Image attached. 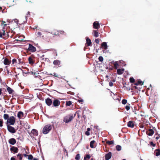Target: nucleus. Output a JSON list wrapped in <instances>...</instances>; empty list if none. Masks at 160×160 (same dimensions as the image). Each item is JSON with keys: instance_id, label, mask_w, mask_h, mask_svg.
Here are the masks:
<instances>
[{"instance_id": "nucleus-5", "label": "nucleus", "mask_w": 160, "mask_h": 160, "mask_svg": "<svg viewBox=\"0 0 160 160\" xmlns=\"http://www.w3.org/2000/svg\"><path fill=\"white\" fill-rule=\"evenodd\" d=\"M27 51L32 52H34L36 51V49L35 47L29 43L28 44V47L27 49Z\"/></svg>"}, {"instance_id": "nucleus-45", "label": "nucleus", "mask_w": 160, "mask_h": 160, "mask_svg": "<svg viewBox=\"0 0 160 160\" xmlns=\"http://www.w3.org/2000/svg\"><path fill=\"white\" fill-rule=\"evenodd\" d=\"M50 75H53V76H55V77H58V78L59 77L58 75V74H57V73H56V72L53 73V75L52 74H50Z\"/></svg>"}, {"instance_id": "nucleus-3", "label": "nucleus", "mask_w": 160, "mask_h": 160, "mask_svg": "<svg viewBox=\"0 0 160 160\" xmlns=\"http://www.w3.org/2000/svg\"><path fill=\"white\" fill-rule=\"evenodd\" d=\"M29 135L32 138H34L35 137L38 136V131L35 129H32L29 133Z\"/></svg>"}, {"instance_id": "nucleus-48", "label": "nucleus", "mask_w": 160, "mask_h": 160, "mask_svg": "<svg viewBox=\"0 0 160 160\" xmlns=\"http://www.w3.org/2000/svg\"><path fill=\"white\" fill-rule=\"evenodd\" d=\"M150 145L153 147H155L156 145V144H154L153 143V142H151L150 143Z\"/></svg>"}, {"instance_id": "nucleus-34", "label": "nucleus", "mask_w": 160, "mask_h": 160, "mask_svg": "<svg viewBox=\"0 0 160 160\" xmlns=\"http://www.w3.org/2000/svg\"><path fill=\"white\" fill-rule=\"evenodd\" d=\"M118 66H119V64L117 62H115L114 63V68L115 69H117L118 68Z\"/></svg>"}, {"instance_id": "nucleus-12", "label": "nucleus", "mask_w": 160, "mask_h": 160, "mask_svg": "<svg viewBox=\"0 0 160 160\" xmlns=\"http://www.w3.org/2000/svg\"><path fill=\"white\" fill-rule=\"evenodd\" d=\"M63 122L68 123L70 121V115H68L65 117L63 118Z\"/></svg>"}, {"instance_id": "nucleus-32", "label": "nucleus", "mask_w": 160, "mask_h": 160, "mask_svg": "<svg viewBox=\"0 0 160 160\" xmlns=\"http://www.w3.org/2000/svg\"><path fill=\"white\" fill-rule=\"evenodd\" d=\"M91 157L89 154H87L86 155L84 158V160H88Z\"/></svg>"}, {"instance_id": "nucleus-25", "label": "nucleus", "mask_w": 160, "mask_h": 160, "mask_svg": "<svg viewBox=\"0 0 160 160\" xmlns=\"http://www.w3.org/2000/svg\"><path fill=\"white\" fill-rule=\"evenodd\" d=\"M92 33L94 34L93 36L95 37H98L99 36L98 32V30H93Z\"/></svg>"}, {"instance_id": "nucleus-41", "label": "nucleus", "mask_w": 160, "mask_h": 160, "mask_svg": "<svg viewBox=\"0 0 160 160\" xmlns=\"http://www.w3.org/2000/svg\"><path fill=\"white\" fill-rule=\"evenodd\" d=\"M98 59L99 61L102 62L103 60V58L102 56H99L98 58Z\"/></svg>"}, {"instance_id": "nucleus-23", "label": "nucleus", "mask_w": 160, "mask_h": 160, "mask_svg": "<svg viewBox=\"0 0 160 160\" xmlns=\"http://www.w3.org/2000/svg\"><path fill=\"white\" fill-rule=\"evenodd\" d=\"M52 34H54L56 36L60 35V34L59 33V31H58L56 30H55V29L53 30L52 32Z\"/></svg>"}, {"instance_id": "nucleus-4", "label": "nucleus", "mask_w": 160, "mask_h": 160, "mask_svg": "<svg viewBox=\"0 0 160 160\" xmlns=\"http://www.w3.org/2000/svg\"><path fill=\"white\" fill-rule=\"evenodd\" d=\"M8 131L11 133H14L16 132L15 128L8 124H7Z\"/></svg>"}, {"instance_id": "nucleus-42", "label": "nucleus", "mask_w": 160, "mask_h": 160, "mask_svg": "<svg viewBox=\"0 0 160 160\" xmlns=\"http://www.w3.org/2000/svg\"><path fill=\"white\" fill-rule=\"evenodd\" d=\"M28 159L29 160H32L33 158V156L31 154L28 155Z\"/></svg>"}, {"instance_id": "nucleus-20", "label": "nucleus", "mask_w": 160, "mask_h": 160, "mask_svg": "<svg viewBox=\"0 0 160 160\" xmlns=\"http://www.w3.org/2000/svg\"><path fill=\"white\" fill-rule=\"evenodd\" d=\"M60 64L61 61L58 59L55 60L53 62V64L56 66H59L60 65Z\"/></svg>"}, {"instance_id": "nucleus-27", "label": "nucleus", "mask_w": 160, "mask_h": 160, "mask_svg": "<svg viewBox=\"0 0 160 160\" xmlns=\"http://www.w3.org/2000/svg\"><path fill=\"white\" fill-rule=\"evenodd\" d=\"M7 90L9 94H12L14 92V91L8 87L7 88Z\"/></svg>"}, {"instance_id": "nucleus-24", "label": "nucleus", "mask_w": 160, "mask_h": 160, "mask_svg": "<svg viewBox=\"0 0 160 160\" xmlns=\"http://www.w3.org/2000/svg\"><path fill=\"white\" fill-rule=\"evenodd\" d=\"M101 46L103 48L105 49H108V46L106 42H103L101 44Z\"/></svg>"}, {"instance_id": "nucleus-62", "label": "nucleus", "mask_w": 160, "mask_h": 160, "mask_svg": "<svg viewBox=\"0 0 160 160\" xmlns=\"http://www.w3.org/2000/svg\"><path fill=\"white\" fill-rule=\"evenodd\" d=\"M133 88H135L136 89L138 88V87L136 86H133Z\"/></svg>"}, {"instance_id": "nucleus-56", "label": "nucleus", "mask_w": 160, "mask_h": 160, "mask_svg": "<svg viewBox=\"0 0 160 160\" xmlns=\"http://www.w3.org/2000/svg\"><path fill=\"white\" fill-rule=\"evenodd\" d=\"M37 34L38 35L40 36L42 35V33L41 32H39L37 33Z\"/></svg>"}, {"instance_id": "nucleus-15", "label": "nucleus", "mask_w": 160, "mask_h": 160, "mask_svg": "<svg viewBox=\"0 0 160 160\" xmlns=\"http://www.w3.org/2000/svg\"><path fill=\"white\" fill-rule=\"evenodd\" d=\"M30 15V12H28L27 14V16H25V18H22V20L23 21V22L22 23V24H23L27 23V17H28V15Z\"/></svg>"}, {"instance_id": "nucleus-54", "label": "nucleus", "mask_w": 160, "mask_h": 160, "mask_svg": "<svg viewBox=\"0 0 160 160\" xmlns=\"http://www.w3.org/2000/svg\"><path fill=\"white\" fill-rule=\"evenodd\" d=\"M95 42L97 43V44H98L99 43V40L98 39H96L95 41Z\"/></svg>"}, {"instance_id": "nucleus-6", "label": "nucleus", "mask_w": 160, "mask_h": 160, "mask_svg": "<svg viewBox=\"0 0 160 160\" xmlns=\"http://www.w3.org/2000/svg\"><path fill=\"white\" fill-rule=\"evenodd\" d=\"M11 152L13 153H16L18 152V149L17 147L15 146H12L10 148Z\"/></svg>"}, {"instance_id": "nucleus-50", "label": "nucleus", "mask_w": 160, "mask_h": 160, "mask_svg": "<svg viewBox=\"0 0 160 160\" xmlns=\"http://www.w3.org/2000/svg\"><path fill=\"white\" fill-rule=\"evenodd\" d=\"M59 33L60 34H63L64 33V32L63 31H59Z\"/></svg>"}, {"instance_id": "nucleus-26", "label": "nucleus", "mask_w": 160, "mask_h": 160, "mask_svg": "<svg viewBox=\"0 0 160 160\" xmlns=\"http://www.w3.org/2000/svg\"><path fill=\"white\" fill-rule=\"evenodd\" d=\"M154 153L156 156H158L160 155V149H157L155 150Z\"/></svg>"}, {"instance_id": "nucleus-8", "label": "nucleus", "mask_w": 160, "mask_h": 160, "mask_svg": "<svg viewBox=\"0 0 160 160\" xmlns=\"http://www.w3.org/2000/svg\"><path fill=\"white\" fill-rule=\"evenodd\" d=\"M155 129H156L155 128H153V129H149L148 130L146 131V134L149 136H152L154 133L153 130Z\"/></svg>"}, {"instance_id": "nucleus-30", "label": "nucleus", "mask_w": 160, "mask_h": 160, "mask_svg": "<svg viewBox=\"0 0 160 160\" xmlns=\"http://www.w3.org/2000/svg\"><path fill=\"white\" fill-rule=\"evenodd\" d=\"M17 157L18 158L19 160H22V154L19 153L17 155Z\"/></svg>"}, {"instance_id": "nucleus-44", "label": "nucleus", "mask_w": 160, "mask_h": 160, "mask_svg": "<svg viewBox=\"0 0 160 160\" xmlns=\"http://www.w3.org/2000/svg\"><path fill=\"white\" fill-rule=\"evenodd\" d=\"M3 121L2 119H0V127H2L3 126Z\"/></svg>"}, {"instance_id": "nucleus-51", "label": "nucleus", "mask_w": 160, "mask_h": 160, "mask_svg": "<svg viewBox=\"0 0 160 160\" xmlns=\"http://www.w3.org/2000/svg\"><path fill=\"white\" fill-rule=\"evenodd\" d=\"M2 24H3L4 26H6L7 25V24L6 23V22L4 21H2Z\"/></svg>"}, {"instance_id": "nucleus-31", "label": "nucleus", "mask_w": 160, "mask_h": 160, "mask_svg": "<svg viewBox=\"0 0 160 160\" xmlns=\"http://www.w3.org/2000/svg\"><path fill=\"white\" fill-rule=\"evenodd\" d=\"M116 148L117 151H120L121 150L122 147L119 145H117L116 147Z\"/></svg>"}, {"instance_id": "nucleus-37", "label": "nucleus", "mask_w": 160, "mask_h": 160, "mask_svg": "<svg viewBox=\"0 0 160 160\" xmlns=\"http://www.w3.org/2000/svg\"><path fill=\"white\" fill-rule=\"evenodd\" d=\"M75 159L76 160H79L80 159V154H78L76 155Z\"/></svg>"}, {"instance_id": "nucleus-16", "label": "nucleus", "mask_w": 160, "mask_h": 160, "mask_svg": "<svg viewBox=\"0 0 160 160\" xmlns=\"http://www.w3.org/2000/svg\"><path fill=\"white\" fill-rule=\"evenodd\" d=\"M8 142L10 144L13 145L16 143V141L15 138H12L9 140Z\"/></svg>"}, {"instance_id": "nucleus-38", "label": "nucleus", "mask_w": 160, "mask_h": 160, "mask_svg": "<svg viewBox=\"0 0 160 160\" xmlns=\"http://www.w3.org/2000/svg\"><path fill=\"white\" fill-rule=\"evenodd\" d=\"M130 82L131 83H133L135 82V80L133 77H131L129 79Z\"/></svg>"}, {"instance_id": "nucleus-58", "label": "nucleus", "mask_w": 160, "mask_h": 160, "mask_svg": "<svg viewBox=\"0 0 160 160\" xmlns=\"http://www.w3.org/2000/svg\"><path fill=\"white\" fill-rule=\"evenodd\" d=\"M75 115H76V114H74V116H71V117H70V118H71V119H72L73 117H74L75 116Z\"/></svg>"}, {"instance_id": "nucleus-57", "label": "nucleus", "mask_w": 160, "mask_h": 160, "mask_svg": "<svg viewBox=\"0 0 160 160\" xmlns=\"http://www.w3.org/2000/svg\"><path fill=\"white\" fill-rule=\"evenodd\" d=\"M11 160H17L15 158L13 157H12L11 158Z\"/></svg>"}, {"instance_id": "nucleus-35", "label": "nucleus", "mask_w": 160, "mask_h": 160, "mask_svg": "<svg viewBox=\"0 0 160 160\" xmlns=\"http://www.w3.org/2000/svg\"><path fill=\"white\" fill-rule=\"evenodd\" d=\"M106 142L109 145H110L114 143V141L112 140L111 141L107 140Z\"/></svg>"}, {"instance_id": "nucleus-55", "label": "nucleus", "mask_w": 160, "mask_h": 160, "mask_svg": "<svg viewBox=\"0 0 160 160\" xmlns=\"http://www.w3.org/2000/svg\"><path fill=\"white\" fill-rule=\"evenodd\" d=\"M44 56L45 55L43 54L40 57V58H42V60H44Z\"/></svg>"}, {"instance_id": "nucleus-13", "label": "nucleus", "mask_w": 160, "mask_h": 160, "mask_svg": "<svg viewBox=\"0 0 160 160\" xmlns=\"http://www.w3.org/2000/svg\"><path fill=\"white\" fill-rule=\"evenodd\" d=\"M112 156V153L111 152H109L107 153L105 155V159L106 160H109L111 158Z\"/></svg>"}, {"instance_id": "nucleus-61", "label": "nucleus", "mask_w": 160, "mask_h": 160, "mask_svg": "<svg viewBox=\"0 0 160 160\" xmlns=\"http://www.w3.org/2000/svg\"><path fill=\"white\" fill-rule=\"evenodd\" d=\"M23 155L25 157H26L27 156H28V155L26 154H23Z\"/></svg>"}, {"instance_id": "nucleus-49", "label": "nucleus", "mask_w": 160, "mask_h": 160, "mask_svg": "<svg viewBox=\"0 0 160 160\" xmlns=\"http://www.w3.org/2000/svg\"><path fill=\"white\" fill-rule=\"evenodd\" d=\"M139 126L140 128H143L144 127V125L143 124H140Z\"/></svg>"}, {"instance_id": "nucleus-40", "label": "nucleus", "mask_w": 160, "mask_h": 160, "mask_svg": "<svg viewBox=\"0 0 160 160\" xmlns=\"http://www.w3.org/2000/svg\"><path fill=\"white\" fill-rule=\"evenodd\" d=\"M17 60L14 58V59H12V64H16L17 63Z\"/></svg>"}, {"instance_id": "nucleus-33", "label": "nucleus", "mask_w": 160, "mask_h": 160, "mask_svg": "<svg viewBox=\"0 0 160 160\" xmlns=\"http://www.w3.org/2000/svg\"><path fill=\"white\" fill-rule=\"evenodd\" d=\"M23 60L21 58L18 59V63L21 65H22L23 63Z\"/></svg>"}, {"instance_id": "nucleus-29", "label": "nucleus", "mask_w": 160, "mask_h": 160, "mask_svg": "<svg viewBox=\"0 0 160 160\" xmlns=\"http://www.w3.org/2000/svg\"><path fill=\"white\" fill-rule=\"evenodd\" d=\"M95 142V141L94 140L90 142V147L91 148H94L93 145L94 144Z\"/></svg>"}, {"instance_id": "nucleus-28", "label": "nucleus", "mask_w": 160, "mask_h": 160, "mask_svg": "<svg viewBox=\"0 0 160 160\" xmlns=\"http://www.w3.org/2000/svg\"><path fill=\"white\" fill-rule=\"evenodd\" d=\"M143 82L140 80H138L137 82H135L134 84L135 85H142L143 84Z\"/></svg>"}, {"instance_id": "nucleus-1", "label": "nucleus", "mask_w": 160, "mask_h": 160, "mask_svg": "<svg viewBox=\"0 0 160 160\" xmlns=\"http://www.w3.org/2000/svg\"><path fill=\"white\" fill-rule=\"evenodd\" d=\"M52 128V126L50 124H47L44 127L42 130V132L44 134H47L51 130Z\"/></svg>"}, {"instance_id": "nucleus-60", "label": "nucleus", "mask_w": 160, "mask_h": 160, "mask_svg": "<svg viewBox=\"0 0 160 160\" xmlns=\"http://www.w3.org/2000/svg\"><path fill=\"white\" fill-rule=\"evenodd\" d=\"M87 131H89H89H90V130H91V129H90V128H88L87 129Z\"/></svg>"}, {"instance_id": "nucleus-17", "label": "nucleus", "mask_w": 160, "mask_h": 160, "mask_svg": "<svg viewBox=\"0 0 160 160\" xmlns=\"http://www.w3.org/2000/svg\"><path fill=\"white\" fill-rule=\"evenodd\" d=\"M45 102L46 104L48 106H50L52 103L51 99L49 98H48L45 100Z\"/></svg>"}, {"instance_id": "nucleus-11", "label": "nucleus", "mask_w": 160, "mask_h": 160, "mask_svg": "<svg viewBox=\"0 0 160 160\" xmlns=\"http://www.w3.org/2000/svg\"><path fill=\"white\" fill-rule=\"evenodd\" d=\"M135 122L132 121H129L128 123L127 126L128 127L131 128H133L134 126Z\"/></svg>"}, {"instance_id": "nucleus-39", "label": "nucleus", "mask_w": 160, "mask_h": 160, "mask_svg": "<svg viewBox=\"0 0 160 160\" xmlns=\"http://www.w3.org/2000/svg\"><path fill=\"white\" fill-rule=\"evenodd\" d=\"M127 101L126 99H122V103L123 104H125L127 103Z\"/></svg>"}, {"instance_id": "nucleus-21", "label": "nucleus", "mask_w": 160, "mask_h": 160, "mask_svg": "<svg viewBox=\"0 0 160 160\" xmlns=\"http://www.w3.org/2000/svg\"><path fill=\"white\" fill-rule=\"evenodd\" d=\"M86 44H87V46L88 47L90 46L91 44L92 43L91 41V40L88 38L86 37Z\"/></svg>"}, {"instance_id": "nucleus-63", "label": "nucleus", "mask_w": 160, "mask_h": 160, "mask_svg": "<svg viewBox=\"0 0 160 160\" xmlns=\"http://www.w3.org/2000/svg\"><path fill=\"white\" fill-rule=\"evenodd\" d=\"M159 137H157L156 138V140H158L159 138Z\"/></svg>"}, {"instance_id": "nucleus-18", "label": "nucleus", "mask_w": 160, "mask_h": 160, "mask_svg": "<svg viewBox=\"0 0 160 160\" xmlns=\"http://www.w3.org/2000/svg\"><path fill=\"white\" fill-rule=\"evenodd\" d=\"M17 117L19 119H21L24 117L23 113L22 111H19L18 112Z\"/></svg>"}, {"instance_id": "nucleus-22", "label": "nucleus", "mask_w": 160, "mask_h": 160, "mask_svg": "<svg viewBox=\"0 0 160 160\" xmlns=\"http://www.w3.org/2000/svg\"><path fill=\"white\" fill-rule=\"evenodd\" d=\"M124 71V68L118 69L117 70V73L118 75H121L122 74Z\"/></svg>"}, {"instance_id": "nucleus-9", "label": "nucleus", "mask_w": 160, "mask_h": 160, "mask_svg": "<svg viewBox=\"0 0 160 160\" xmlns=\"http://www.w3.org/2000/svg\"><path fill=\"white\" fill-rule=\"evenodd\" d=\"M60 102V101L57 99H55L53 102V105L54 107H57L59 106Z\"/></svg>"}, {"instance_id": "nucleus-7", "label": "nucleus", "mask_w": 160, "mask_h": 160, "mask_svg": "<svg viewBox=\"0 0 160 160\" xmlns=\"http://www.w3.org/2000/svg\"><path fill=\"white\" fill-rule=\"evenodd\" d=\"M34 59L35 56L34 55H31L28 58L29 63L33 64L34 63Z\"/></svg>"}, {"instance_id": "nucleus-59", "label": "nucleus", "mask_w": 160, "mask_h": 160, "mask_svg": "<svg viewBox=\"0 0 160 160\" xmlns=\"http://www.w3.org/2000/svg\"><path fill=\"white\" fill-rule=\"evenodd\" d=\"M2 88H0V95H1L2 94Z\"/></svg>"}, {"instance_id": "nucleus-43", "label": "nucleus", "mask_w": 160, "mask_h": 160, "mask_svg": "<svg viewBox=\"0 0 160 160\" xmlns=\"http://www.w3.org/2000/svg\"><path fill=\"white\" fill-rule=\"evenodd\" d=\"M130 105L129 104L128 105H127L125 106V109L127 110V111H128L130 109Z\"/></svg>"}, {"instance_id": "nucleus-64", "label": "nucleus", "mask_w": 160, "mask_h": 160, "mask_svg": "<svg viewBox=\"0 0 160 160\" xmlns=\"http://www.w3.org/2000/svg\"><path fill=\"white\" fill-rule=\"evenodd\" d=\"M33 160H38V158H34Z\"/></svg>"}, {"instance_id": "nucleus-47", "label": "nucleus", "mask_w": 160, "mask_h": 160, "mask_svg": "<svg viewBox=\"0 0 160 160\" xmlns=\"http://www.w3.org/2000/svg\"><path fill=\"white\" fill-rule=\"evenodd\" d=\"M66 105L67 106H70V101H67Z\"/></svg>"}, {"instance_id": "nucleus-36", "label": "nucleus", "mask_w": 160, "mask_h": 160, "mask_svg": "<svg viewBox=\"0 0 160 160\" xmlns=\"http://www.w3.org/2000/svg\"><path fill=\"white\" fill-rule=\"evenodd\" d=\"M3 118L5 120H8L9 119V115L8 114H5L3 115Z\"/></svg>"}, {"instance_id": "nucleus-52", "label": "nucleus", "mask_w": 160, "mask_h": 160, "mask_svg": "<svg viewBox=\"0 0 160 160\" xmlns=\"http://www.w3.org/2000/svg\"><path fill=\"white\" fill-rule=\"evenodd\" d=\"M85 134L87 136H89L90 135V134L89 132V131H87L85 132Z\"/></svg>"}, {"instance_id": "nucleus-46", "label": "nucleus", "mask_w": 160, "mask_h": 160, "mask_svg": "<svg viewBox=\"0 0 160 160\" xmlns=\"http://www.w3.org/2000/svg\"><path fill=\"white\" fill-rule=\"evenodd\" d=\"M120 63H122V64H121L122 65L125 66V65H126V64L125 63V62H124L123 61H120Z\"/></svg>"}, {"instance_id": "nucleus-19", "label": "nucleus", "mask_w": 160, "mask_h": 160, "mask_svg": "<svg viewBox=\"0 0 160 160\" xmlns=\"http://www.w3.org/2000/svg\"><path fill=\"white\" fill-rule=\"evenodd\" d=\"M4 64L5 65H9L11 63V60H9L7 58H5L3 61Z\"/></svg>"}, {"instance_id": "nucleus-10", "label": "nucleus", "mask_w": 160, "mask_h": 160, "mask_svg": "<svg viewBox=\"0 0 160 160\" xmlns=\"http://www.w3.org/2000/svg\"><path fill=\"white\" fill-rule=\"evenodd\" d=\"M2 32L0 31V38L6 39L5 28H3L2 30Z\"/></svg>"}, {"instance_id": "nucleus-2", "label": "nucleus", "mask_w": 160, "mask_h": 160, "mask_svg": "<svg viewBox=\"0 0 160 160\" xmlns=\"http://www.w3.org/2000/svg\"><path fill=\"white\" fill-rule=\"evenodd\" d=\"M15 118L13 116L10 117V118L8 119L7 122V124L13 125L15 123Z\"/></svg>"}, {"instance_id": "nucleus-53", "label": "nucleus", "mask_w": 160, "mask_h": 160, "mask_svg": "<svg viewBox=\"0 0 160 160\" xmlns=\"http://www.w3.org/2000/svg\"><path fill=\"white\" fill-rule=\"evenodd\" d=\"M113 82H109V85L110 87L112 86L113 85Z\"/></svg>"}, {"instance_id": "nucleus-14", "label": "nucleus", "mask_w": 160, "mask_h": 160, "mask_svg": "<svg viewBox=\"0 0 160 160\" xmlns=\"http://www.w3.org/2000/svg\"><path fill=\"white\" fill-rule=\"evenodd\" d=\"M93 28L96 29H98L100 27L99 24L98 22H95L93 23Z\"/></svg>"}]
</instances>
